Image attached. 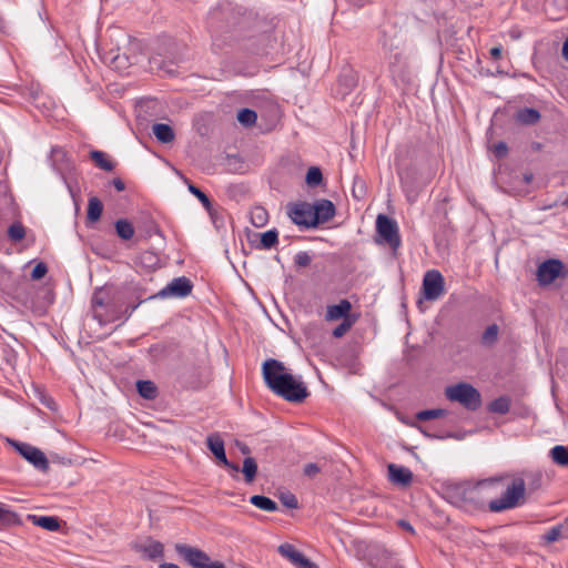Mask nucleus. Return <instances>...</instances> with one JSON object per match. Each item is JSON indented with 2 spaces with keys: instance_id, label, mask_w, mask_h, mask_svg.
I'll return each instance as SVG.
<instances>
[{
  "instance_id": "obj_29",
  "label": "nucleus",
  "mask_w": 568,
  "mask_h": 568,
  "mask_svg": "<svg viewBox=\"0 0 568 568\" xmlns=\"http://www.w3.org/2000/svg\"><path fill=\"white\" fill-rule=\"evenodd\" d=\"M242 473L247 484L252 483L257 474V464L253 457L243 460Z\"/></svg>"
},
{
  "instance_id": "obj_31",
  "label": "nucleus",
  "mask_w": 568,
  "mask_h": 568,
  "mask_svg": "<svg viewBox=\"0 0 568 568\" xmlns=\"http://www.w3.org/2000/svg\"><path fill=\"white\" fill-rule=\"evenodd\" d=\"M550 456L557 465L568 466V447L556 445L551 448Z\"/></svg>"
},
{
  "instance_id": "obj_36",
  "label": "nucleus",
  "mask_w": 568,
  "mask_h": 568,
  "mask_svg": "<svg viewBox=\"0 0 568 568\" xmlns=\"http://www.w3.org/2000/svg\"><path fill=\"white\" fill-rule=\"evenodd\" d=\"M257 119V114L254 110L244 108L237 113V121L244 126H252Z\"/></svg>"
},
{
  "instance_id": "obj_17",
  "label": "nucleus",
  "mask_w": 568,
  "mask_h": 568,
  "mask_svg": "<svg viewBox=\"0 0 568 568\" xmlns=\"http://www.w3.org/2000/svg\"><path fill=\"white\" fill-rule=\"evenodd\" d=\"M352 304L348 300H342L338 304L328 305L325 314L326 321H337L349 317Z\"/></svg>"
},
{
  "instance_id": "obj_26",
  "label": "nucleus",
  "mask_w": 568,
  "mask_h": 568,
  "mask_svg": "<svg viewBox=\"0 0 568 568\" xmlns=\"http://www.w3.org/2000/svg\"><path fill=\"white\" fill-rule=\"evenodd\" d=\"M539 119V111L532 108H524L517 112V120L523 124H535Z\"/></svg>"
},
{
  "instance_id": "obj_2",
  "label": "nucleus",
  "mask_w": 568,
  "mask_h": 568,
  "mask_svg": "<svg viewBox=\"0 0 568 568\" xmlns=\"http://www.w3.org/2000/svg\"><path fill=\"white\" fill-rule=\"evenodd\" d=\"M262 373L267 387L288 402L302 403L310 395L305 384L288 373L284 364L277 359H266Z\"/></svg>"
},
{
  "instance_id": "obj_21",
  "label": "nucleus",
  "mask_w": 568,
  "mask_h": 568,
  "mask_svg": "<svg viewBox=\"0 0 568 568\" xmlns=\"http://www.w3.org/2000/svg\"><path fill=\"white\" fill-rule=\"evenodd\" d=\"M140 549L149 559H156L163 556L164 547L158 540H149Z\"/></svg>"
},
{
  "instance_id": "obj_42",
  "label": "nucleus",
  "mask_w": 568,
  "mask_h": 568,
  "mask_svg": "<svg viewBox=\"0 0 568 568\" xmlns=\"http://www.w3.org/2000/svg\"><path fill=\"white\" fill-rule=\"evenodd\" d=\"M278 498L287 508L295 509L298 507L297 498L290 491L282 493Z\"/></svg>"
},
{
  "instance_id": "obj_43",
  "label": "nucleus",
  "mask_w": 568,
  "mask_h": 568,
  "mask_svg": "<svg viewBox=\"0 0 568 568\" xmlns=\"http://www.w3.org/2000/svg\"><path fill=\"white\" fill-rule=\"evenodd\" d=\"M311 262L312 257L307 252L302 251L294 256V263L297 267H306Z\"/></svg>"
},
{
  "instance_id": "obj_8",
  "label": "nucleus",
  "mask_w": 568,
  "mask_h": 568,
  "mask_svg": "<svg viewBox=\"0 0 568 568\" xmlns=\"http://www.w3.org/2000/svg\"><path fill=\"white\" fill-rule=\"evenodd\" d=\"M376 232L381 239L378 242L387 244L396 253L402 244L397 222L385 214H378Z\"/></svg>"
},
{
  "instance_id": "obj_56",
  "label": "nucleus",
  "mask_w": 568,
  "mask_h": 568,
  "mask_svg": "<svg viewBox=\"0 0 568 568\" xmlns=\"http://www.w3.org/2000/svg\"><path fill=\"white\" fill-rule=\"evenodd\" d=\"M523 180L526 184H529L532 181V174L531 173H525L523 175Z\"/></svg>"
},
{
  "instance_id": "obj_33",
  "label": "nucleus",
  "mask_w": 568,
  "mask_h": 568,
  "mask_svg": "<svg viewBox=\"0 0 568 568\" xmlns=\"http://www.w3.org/2000/svg\"><path fill=\"white\" fill-rule=\"evenodd\" d=\"M278 242V232L273 229L268 230L261 235V247L264 250H270L274 247Z\"/></svg>"
},
{
  "instance_id": "obj_41",
  "label": "nucleus",
  "mask_w": 568,
  "mask_h": 568,
  "mask_svg": "<svg viewBox=\"0 0 568 568\" xmlns=\"http://www.w3.org/2000/svg\"><path fill=\"white\" fill-rule=\"evenodd\" d=\"M354 323L355 320H351V317L344 318L343 322L333 329V336L336 338L344 336Z\"/></svg>"
},
{
  "instance_id": "obj_35",
  "label": "nucleus",
  "mask_w": 568,
  "mask_h": 568,
  "mask_svg": "<svg viewBox=\"0 0 568 568\" xmlns=\"http://www.w3.org/2000/svg\"><path fill=\"white\" fill-rule=\"evenodd\" d=\"M206 445L214 456L225 449L224 442L217 433L207 436Z\"/></svg>"
},
{
  "instance_id": "obj_15",
  "label": "nucleus",
  "mask_w": 568,
  "mask_h": 568,
  "mask_svg": "<svg viewBox=\"0 0 568 568\" xmlns=\"http://www.w3.org/2000/svg\"><path fill=\"white\" fill-rule=\"evenodd\" d=\"M313 206V221L314 227H316L320 224L326 223L331 221L336 213L335 205L332 201L322 199L320 201H316Z\"/></svg>"
},
{
  "instance_id": "obj_45",
  "label": "nucleus",
  "mask_w": 568,
  "mask_h": 568,
  "mask_svg": "<svg viewBox=\"0 0 568 568\" xmlns=\"http://www.w3.org/2000/svg\"><path fill=\"white\" fill-rule=\"evenodd\" d=\"M47 272H48L47 265L44 263L40 262L33 267V270L31 272V277H32V280H40L47 274Z\"/></svg>"
},
{
  "instance_id": "obj_48",
  "label": "nucleus",
  "mask_w": 568,
  "mask_h": 568,
  "mask_svg": "<svg viewBox=\"0 0 568 568\" xmlns=\"http://www.w3.org/2000/svg\"><path fill=\"white\" fill-rule=\"evenodd\" d=\"M398 175H399V179H400L404 190L407 191L409 172L408 171H405V172L398 171Z\"/></svg>"
},
{
  "instance_id": "obj_10",
  "label": "nucleus",
  "mask_w": 568,
  "mask_h": 568,
  "mask_svg": "<svg viewBox=\"0 0 568 568\" xmlns=\"http://www.w3.org/2000/svg\"><path fill=\"white\" fill-rule=\"evenodd\" d=\"M445 291V278L439 271L429 270L424 274L422 292L426 301H437Z\"/></svg>"
},
{
  "instance_id": "obj_54",
  "label": "nucleus",
  "mask_w": 568,
  "mask_h": 568,
  "mask_svg": "<svg viewBox=\"0 0 568 568\" xmlns=\"http://www.w3.org/2000/svg\"><path fill=\"white\" fill-rule=\"evenodd\" d=\"M237 446L243 454H250V448L247 445L237 442Z\"/></svg>"
},
{
  "instance_id": "obj_30",
  "label": "nucleus",
  "mask_w": 568,
  "mask_h": 568,
  "mask_svg": "<svg viewBox=\"0 0 568 568\" xmlns=\"http://www.w3.org/2000/svg\"><path fill=\"white\" fill-rule=\"evenodd\" d=\"M488 408L491 413L501 414V415L507 414L510 409V399L507 396H500V397L494 399L489 404Z\"/></svg>"
},
{
  "instance_id": "obj_23",
  "label": "nucleus",
  "mask_w": 568,
  "mask_h": 568,
  "mask_svg": "<svg viewBox=\"0 0 568 568\" xmlns=\"http://www.w3.org/2000/svg\"><path fill=\"white\" fill-rule=\"evenodd\" d=\"M115 231L120 239L129 241L134 235V227L132 223L125 219H120L115 222Z\"/></svg>"
},
{
  "instance_id": "obj_19",
  "label": "nucleus",
  "mask_w": 568,
  "mask_h": 568,
  "mask_svg": "<svg viewBox=\"0 0 568 568\" xmlns=\"http://www.w3.org/2000/svg\"><path fill=\"white\" fill-rule=\"evenodd\" d=\"M21 520L18 514L12 511L4 504L0 503V528L20 525Z\"/></svg>"
},
{
  "instance_id": "obj_5",
  "label": "nucleus",
  "mask_w": 568,
  "mask_h": 568,
  "mask_svg": "<svg viewBox=\"0 0 568 568\" xmlns=\"http://www.w3.org/2000/svg\"><path fill=\"white\" fill-rule=\"evenodd\" d=\"M445 396L450 402L460 404L468 410H477L481 406V395L471 384L460 382L445 388Z\"/></svg>"
},
{
  "instance_id": "obj_18",
  "label": "nucleus",
  "mask_w": 568,
  "mask_h": 568,
  "mask_svg": "<svg viewBox=\"0 0 568 568\" xmlns=\"http://www.w3.org/2000/svg\"><path fill=\"white\" fill-rule=\"evenodd\" d=\"M28 520L48 531H58L61 527L60 519L54 516L28 515Z\"/></svg>"
},
{
  "instance_id": "obj_59",
  "label": "nucleus",
  "mask_w": 568,
  "mask_h": 568,
  "mask_svg": "<svg viewBox=\"0 0 568 568\" xmlns=\"http://www.w3.org/2000/svg\"><path fill=\"white\" fill-rule=\"evenodd\" d=\"M564 205H568V199L564 202Z\"/></svg>"
},
{
  "instance_id": "obj_3",
  "label": "nucleus",
  "mask_w": 568,
  "mask_h": 568,
  "mask_svg": "<svg viewBox=\"0 0 568 568\" xmlns=\"http://www.w3.org/2000/svg\"><path fill=\"white\" fill-rule=\"evenodd\" d=\"M140 304L141 302L132 306L128 305L125 310L122 311L111 301L110 291L104 287L97 288L91 298V307L94 318L100 322H112L118 320L126 321Z\"/></svg>"
},
{
  "instance_id": "obj_14",
  "label": "nucleus",
  "mask_w": 568,
  "mask_h": 568,
  "mask_svg": "<svg viewBox=\"0 0 568 568\" xmlns=\"http://www.w3.org/2000/svg\"><path fill=\"white\" fill-rule=\"evenodd\" d=\"M280 555L285 557L287 560L295 566V568H320L315 562L306 558L300 550H297L292 544H282L277 547Z\"/></svg>"
},
{
  "instance_id": "obj_39",
  "label": "nucleus",
  "mask_w": 568,
  "mask_h": 568,
  "mask_svg": "<svg viewBox=\"0 0 568 568\" xmlns=\"http://www.w3.org/2000/svg\"><path fill=\"white\" fill-rule=\"evenodd\" d=\"M305 181L312 187L320 185L323 181L321 169L317 166H311L306 173Z\"/></svg>"
},
{
  "instance_id": "obj_28",
  "label": "nucleus",
  "mask_w": 568,
  "mask_h": 568,
  "mask_svg": "<svg viewBox=\"0 0 568 568\" xmlns=\"http://www.w3.org/2000/svg\"><path fill=\"white\" fill-rule=\"evenodd\" d=\"M568 537V528L564 525H557L551 527L545 535L544 539L548 544L555 542L560 538Z\"/></svg>"
},
{
  "instance_id": "obj_38",
  "label": "nucleus",
  "mask_w": 568,
  "mask_h": 568,
  "mask_svg": "<svg viewBox=\"0 0 568 568\" xmlns=\"http://www.w3.org/2000/svg\"><path fill=\"white\" fill-rule=\"evenodd\" d=\"M8 236L14 243L20 242L26 236L24 226L20 222L12 223L8 229Z\"/></svg>"
},
{
  "instance_id": "obj_37",
  "label": "nucleus",
  "mask_w": 568,
  "mask_h": 568,
  "mask_svg": "<svg viewBox=\"0 0 568 568\" xmlns=\"http://www.w3.org/2000/svg\"><path fill=\"white\" fill-rule=\"evenodd\" d=\"M267 212L262 206H256L251 212L252 224L256 227H262L267 223Z\"/></svg>"
},
{
  "instance_id": "obj_6",
  "label": "nucleus",
  "mask_w": 568,
  "mask_h": 568,
  "mask_svg": "<svg viewBox=\"0 0 568 568\" xmlns=\"http://www.w3.org/2000/svg\"><path fill=\"white\" fill-rule=\"evenodd\" d=\"M140 45L138 42L130 43L129 48L121 52L118 48L116 50H110L104 55V61L114 70L123 72L128 70L131 65H134L140 60Z\"/></svg>"
},
{
  "instance_id": "obj_4",
  "label": "nucleus",
  "mask_w": 568,
  "mask_h": 568,
  "mask_svg": "<svg viewBox=\"0 0 568 568\" xmlns=\"http://www.w3.org/2000/svg\"><path fill=\"white\" fill-rule=\"evenodd\" d=\"M399 39L396 32L383 30L379 43L388 54V68L393 78L404 80L406 77L407 63L403 51L399 50Z\"/></svg>"
},
{
  "instance_id": "obj_34",
  "label": "nucleus",
  "mask_w": 568,
  "mask_h": 568,
  "mask_svg": "<svg viewBox=\"0 0 568 568\" xmlns=\"http://www.w3.org/2000/svg\"><path fill=\"white\" fill-rule=\"evenodd\" d=\"M499 327L497 324L489 325L481 335V344L491 346L498 338Z\"/></svg>"
},
{
  "instance_id": "obj_12",
  "label": "nucleus",
  "mask_w": 568,
  "mask_h": 568,
  "mask_svg": "<svg viewBox=\"0 0 568 568\" xmlns=\"http://www.w3.org/2000/svg\"><path fill=\"white\" fill-rule=\"evenodd\" d=\"M287 214L292 222L305 229L314 227L313 206L307 202H298L287 206Z\"/></svg>"
},
{
  "instance_id": "obj_44",
  "label": "nucleus",
  "mask_w": 568,
  "mask_h": 568,
  "mask_svg": "<svg viewBox=\"0 0 568 568\" xmlns=\"http://www.w3.org/2000/svg\"><path fill=\"white\" fill-rule=\"evenodd\" d=\"M215 458L217 459L219 463L223 464L225 467L230 468L231 470H233L235 473H237L240 470V467L236 464L229 462L226 454H225V449L221 450V453L217 454L215 456Z\"/></svg>"
},
{
  "instance_id": "obj_22",
  "label": "nucleus",
  "mask_w": 568,
  "mask_h": 568,
  "mask_svg": "<svg viewBox=\"0 0 568 568\" xmlns=\"http://www.w3.org/2000/svg\"><path fill=\"white\" fill-rule=\"evenodd\" d=\"M136 389L141 397L145 399H154L158 396V389L152 381H138Z\"/></svg>"
},
{
  "instance_id": "obj_57",
  "label": "nucleus",
  "mask_w": 568,
  "mask_h": 568,
  "mask_svg": "<svg viewBox=\"0 0 568 568\" xmlns=\"http://www.w3.org/2000/svg\"><path fill=\"white\" fill-rule=\"evenodd\" d=\"M422 432H423V434H424L425 436H427V437H429V438H440V439H442V438H445V436L432 435V434H429V432H426V430H422Z\"/></svg>"
},
{
  "instance_id": "obj_49",
  "label": "nucleus",
  "mask_w": 568,
  "mask_h": 568,
  "mask_svg": "<svg viewBox=\"0 0 568 568\" xmlns=\"http://www.w3.org/2000/svg\"><path fill=\"white\" fill-rule=\"evenodd\" d=\"M111 183L119 192L125 189L124 182L119 178L113 179Z\"/></svg>"
},
{
  "instance_id": "obj_50",
  "label": "nucleus",
  "mask_w": 568,
  "mask_h": 568,
  "mask_svg": "<svg viewBox=\"0 0 568 568\" xmlns=\"http://www.w3.org/2000/svg\"><path fill=\"white\" fill-rule=\"evenodd\" d=\"M540 480H541V475L540 474L535 475V479L530 484L529 489H537V488H539Z\"/></svg>"
},
{
  "instance_id": "obj_25",
  "label": "nucleus",
  "mask_w": 568,
  "mask_h": 568,
  "mask_svg": "<svg viewBox=\"0 0 568 568\" xmlns=\"http://www.w3.org/2000/svg\"><path fill=\"white\" fill-rule=\"evenodd\" d=\"M102 211H103L102 202L95 196L90 197L89 203H88V214H87L88 221L97 222L101 217Z\"/></svg>"
},
{
  "instance_id": "obj_7",
  "label": "nucleus",
  "mask_w": 568,
  "mask_h": 568,
  "mask_svg": "<svg viewBox=\"0 0 568 568\" xmlns=\"http://www.w3.org/2000/svg\"><path fill=\"white\" fill-rule=\"evenodd\" d=\"M175 551L193 568H226L222 561H212L205 551L185 544H176Z\"/></svg>"
},
{
  "instance_id": "obj_53",
  "label": "nucleus",
  "mask_w": 568,
  "mask_h": 568,
  "mask_svg": "<svg viewBox=\"0 0 568 568\" xmlns=\"http://www.w3.org/2000/svg\"><path fill=\"white\" fill-rule=\"evenodd\" d=\"M561 53L564 59L568 62V37L564 41Z\"/></svg>"
},
{
  "instance_id": "obj_27",
  "label": "nucleus",
  "mask_w": 568,
  "mask_h": 568,
  "mask_svg": "<svg viewBox=\"0 0 568 568\" xmlns=\"http://www.w3.org/2000/svg\"><path fill=\"white\" fill-rule=\"evenodd\" d=\"M90 156L93 160V162L95 163V165L99 166L100 169L108 171V172H110L114 169V163L106 158V154L104 152L99 151V150H93L90 153Z\"/></svg>"
},
{
  "instance_id": "obj_47",
  "label": "nucleus",
  "mask_w": 568,
  "mask_h": 568,
  "mask_svg": "<svg viewBox=\"0 0 568 568\" xmlns=\"http://www.w3.org/2000/svg\"><path fill=\"white\" fill-rule=\"evenodd\" d=\"M321 471V468L315 463H308L304 466V475L307 477H314Z\"/></svg>"
},
{
  "instance_id": "obj_20",
  "label": "nucleus",
  "mask_w": 568,
  "mask_h": 568,
  "mask_svg": "<svg viewBox=\"0 0 568 568\" xmlns=\"http://www.w3.org/2000/svg\"><path fill=\"white\" fill-rule=\"evenodd\" d=\"M153 134L161 143H171L175 136L173 129L165 123H155L153 125Z\"/></svg>"
},
{
  "instance_id": "obj_40",
  "label": "nucleus",
  "mask_w": 568,
  "mask_h": 568,
  "mask_svg": "<svg viewBox=\"0 0 568 568\" xmlns=\"http://www.w3.org/2000/svg\"><path fill=\"white\" fill-rule=\"evenodd\" d=\"M447 412L442 408H435V409H425L420 410L416 414V418L418 420H429L434 418H439L446 416Z\"/></svg>"
},
{
  "instance_id": "obj_1",
  "label": "nucleus",
  "mask_w": 568,
  "mask_h": 568,
  "mask_svg": "<svg viewBox=\"0 0 568 568\" xmlns=\"http://www.w3.org/2000/svg\"><path fill=\"white\" fill-rule=\"evenodd\" d=\"M454 503L474 508L488 507L491 513L517 508L526 501V483L521 477L499 476L475 485L459 484L448 490Z\"/></svg>"
},
{
  "instance_id": "obj_55",
  "label": "nucleus",
  "mask_w": 568,
  "mask_h": 568,
  "mask_svg": "<svg viewBox=\"0 0 568 568\" xmlns=\"http://www.w3.org/2000/svg\"><path fill=\"white\" fill-rule=\"evenodd\" d=\"M159 568H181V567L176 564L164 562V564H161Z\"/></svg>"
},
{
  "instance_id": "obj_52",
  "label": "nucleus",
  "mask_w": 568,
  "mask_h": 568,
  "mask_svg": "<svg viewBox=\"0 0 568 568\" xmlns=\"http://www.w3.org/2000/svg\"><path fill=\"white\" fill-rule=\"evenodd\" d=\"M398 525H399L402 528H404L405 530L410 531V532H414V528L412 527V525H410L408 521H406V520H399V521H398Z\"/></svg>"
},
{
  "instance_id": "obj_51",
  "label": "nucleus",
  "mask_w": 568,
  "mask_h": 568,
  "mask_svg": "<svg viewBox=\"0 0 568 568\" xmlns=\"http://www.w3.org/2000/svg\"><path fill=\"white\" fill-rule=\"evenodd\" d=\"M490 55L494 59H499L501 57V47H494L490 49Z\"/></svg>"
},
{
  "instance_id": "obj_32",
  "label": "nucleus",
  "mask_w": 568,
  "mask_h": 568,
  "mask_svg": "<svg viewBox=\"0 0 568 568\" xmlns=\"http://www.w3.org/2000/svg\"><path fill=\"white\" fill-rule=\"evenodd\" d=\"M187 189L203 204L210 215L213 216V206L209 196L194 184H189Z\"/></svg>"
},
{
  "instance_id": "obj_13",
  "label": "nucleus",
  "mask_w": 568,
  "mask_h": 568,
  "mask_svg": "<svg viewBox=\"0 0 568 568\" xmlns=\"http://www.w3.org/2000/svg\"><path fill=\"white\" fill-rule=\"evenodd\" d=\"M193 288L192 282L185 277L180 276L176 278H173L166 286H164L159 293L156 294L160 298H168V297H186L191 294Z\"/></svg>"
},
{
  "instance_id": "obj_16",
  "label": "nucleus",
  "mask_w": 568,
  "mask_h": 568,
  "mask_svg": "<svg viewBox=\"0 0 568 568\" xmlns=\"http://www.w3.org/2000/svg\"><path fill=\"white\" fill-rule=\"evenodd\" d=\"M387 469L388 478L393 484L408 486L413 480V473L407 467L389 464Z\"/></svg>"
},
{
  "instance_id": "obj_24",
  "label": "nucleus",
  "mask_w": 568,
  "mask_h": 568,
  "mask_svg": "<svg viewBox=\"0 0 568 568\" xmlns=\"http://www.w3.org/2000/svg\"><path fill=\"white\" fill-rule=\"evenodd\" d=\"M250 503L264 511L277 510V504L266 496L254 495L250 498Z\"/></svg>"
},
{
  "instance_id": "obj_46",
  "label": "nucleus",
  "mask_w": 568,
  "mask_h": 568,
  "mask_svg": "<svg viewBox=\"0 0 568 568\" xmlns=\"http://www.w3.org/2000/svg\"><path fill=\"white\" fill-rule=\"evenodd\" d=\"M493 151L498 159H503L508 154V146L505 142L500 141L494 145Z\"/></svg>"
},
{
  "instance_id": "obj_11",
  "label": "nucleus",
  "mask_w": 568,
  "mask_h": 568,
  "mask_svg": "<svg viewBox=\"0 0 568 568\" xmlns=\"http://www.w3.org/2000/svg\"><path fill=\"white\" fill-rule=\"evenodd\" d=\"M565 275L564 263L557 258L546 260L537 268V281L541 286L549 285L556 278Z\"/></svg>"
},
{
  "instance_id": "obj_58",
  "label": "nucleus",
  "mask_w": 568,
  "mask_h": 568,
  "mask_svg": "<svg viewBox=\"0 0 568 568\" xmlns=\"http://www.w3.org/2000/svg\"><path fill=\"white\" fill-rule=\"evenodd\" d=\"M408 200H409V201H414V200H415V196H410V195H408Z\"/></svg>"
},
{
  "instance_id": "obj_9",
  "label": "nucleus",
  "mask_w": 568,
  "mask_h": 568,
  "mask_svg": "<svg viewBox=\"0 0 568 568\" xmlns=\"http://www.w3.org/2000/svg\"><path fill=\"white\" fill-rule=\"evenodd\" d=\"M7 442L38 470L47 471L49 469L48 458L39 448L10 438H7Z\"/></svg>"
}]
</instances>
